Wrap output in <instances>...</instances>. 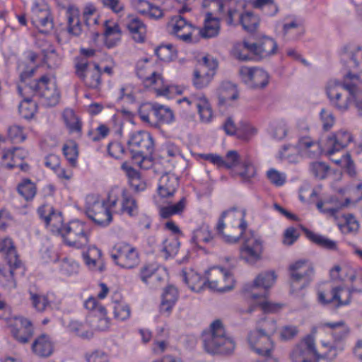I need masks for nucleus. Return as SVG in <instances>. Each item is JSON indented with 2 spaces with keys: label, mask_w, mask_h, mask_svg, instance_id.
Returning a JSON list of instances; mask_svg holds the SVG:
<instances>
[{
  "label": "nucleus",
  "mask_w": 362,
  "mask_h": 362,
  "mask_svg": "<svg viewBox=\"0 0 362 362\" xmlns=\"http://www.w3.org/2000/svg\"><path fill=\"white\" fill-rule=\"evenodd\" d=\"M326 93L331 104L341 112L346 111L351 102L362 113V80L358 75L348 72L342 81L330 79Z\"/></svg>",
  "instance_id": "f257e3e1"
},
{
  "label": "nucleus",
  "mask_w": 362,
  "mask_h": 362,
  "mask_svg": "<svg viewBox=\"0 0 362 362\" xmlns=\"http://www.w3.org/2000/svg\"><path fill=\"white\" fill-rule=\"evenodd\" d=\"M246 210L232 207L222 212L216 230L225 242L234 243L243 236L247 228Z\"/></svg>",
  "instance_id": "f03ea898"
},
{
  "label": "nucleus",
  "mask_w": 362,
  "mask_h": 362,
  "mask_svg": "<svg viewBox=\"0 0 362 362\" xmlns=\"http://www.w3.org/2000/svg\"><path fill=\"white\" fill-rule=\"evenodd\" d=\"M202 337L204 350L210 354H230L235 349L233 339L226 333L220 320L214 321Z\"/></svg>",
  "instance_id": "7ed1b4c3"
},
{
  "label": "nucleus",
  "mask_w": 362,
  "mask_h": 362,
  "mask_svg": "<svg viewBox=\"0 0 362 362\" xmlns=\"http://www.w3.org/2000/svg\"><path fill=\"white\" fill-rule=\"evenodd\" d=\"M272 286V272L259 274L252 284H245L243 293L245 298L257 300V306L264 313L272 312V303L267 300Z\"/></svg>",
  "instance_id": "20e7f679"
},
{
  "label": "nucleus",
  "mask_w": 362,
  "mask_h": 362,
  "mask_svg": "<svg viewBox=\"0 0 362 362\" xmlns=\"http://www.w3.org/2000/svg\"><path fill=\"white\" fill-rule=\"evenodd\" d=\"M127 145L131 158L134 164L144 168L143 163L154 150V141L151 134L146 131H136L130 134Z\"/></svg>",
  "instance_id": "39448f33"
},
{
  "label": "nucleus",
  "mask_w": 362,
  "mask_h": 362,
  "mask_svg": "<svg viewBox=\"0 0 362 362\" xmlns=\"http://www.w3.org/2000/svg\"><path fill=\"white\" fill-rule=\"evenodd\" d=\"M136 74L144 85L147 88H153L158 95L170 98L175 93H182L177 86L165 83L161 74L152 69L148 63L138 66Z\"/></svg>",
  "instance_id": "423d86ee"
},
{
  "label": "nucleus",
  "mask_w": 362,
  "mask_h": 362,
  "mask_svg": "<svg viewBox=\"0 0 362 362\" xmlns=\"http://www.w3.org/2000/svg\"><path fill=\"white\" fill-rule=\"evenodd\" d=\"M17 88L22 97H24L23 90H32L33 95L39 97L41 103L46 106H55L59 101L60 94L57 85L52 82L47 75H43L39 79L33 81L30 86H25L24 88L18 86Z\"/></svg>",
  "instance_id": "0eeeda50"
},
{
  "label": "nucleus",
  "mask_w": 362,
  "mask_h": 362,
  "mask_svg": "<svg viewBox=\"0 0 362 362\" xmlns=\"http://www.w3.org/2000/svg\"><path fill=\"white\" fill-rule=\"evenodd\" d=\"M107 204L110 208L116 209L119 205L118 213L129 217H136L139 213L138 201L124 187L114 186L107 194Z\"/></svg>",
  "instance_id": "6e6552de"
},
{
  "label": "nucleus",
  "mask_w": 362,
  "mask_h": 362,
  "mask_svg": "<svg viewBox=\"0 0 362 362\" xmlns=\"http://www.w3.org/2000/svg\"><path fill=\"white\" fill-rule=\"evenodd\" d=\"M290 293L296 296L308 287L315 278V269L305 260H299L289 267Z\"/></svg>",
  "instance_id": "1a4fd4ad"
},
{
  "label": "nucleus",
  "mask_w": 362,
  "mask_h": 362,
  "mask_svg": "<svg viewBox=\"0 0 362 362\" xmlns=\"http://www.w3.org/2000/svg\"><path fill=\"white\" fill-rule=\"evenodd\" d=\"M90 231L89 226L79 220H73L61 229V236L69 247L82 248L89 243Z\"/></svg>",
  "instance_id": "9d476101"
},
{
  "label": "nucleus",
  "mask_w": 362,
  "mask_h": 362,
  "mask_svg": "<svg viewBox=\"0 0 362 362\" xmlns=\"http://www.w3.org/2000/svg\"><path fill=\"white\" fill-rule=\"evenodd\" d=\"M76 76L90 88L98 90L102 85V71L98 64L89 62L81 57H76L74 61Z\"/></svg>",
  "instance_id": "9b49d317"
},
{
  "label": "nucleus",
  "mask_w": 362,
  "mask_h": 362,
  "mask_svg": "<svg viewBox=\"0 0 362 362\" xmlns=\"http://www.w3.org/2000/svg\"><path fill=\"white\" fill-rule=\"evenodd\" d=\"M107 199L100 201L94 195L86 197V214L95 224L106 226L112 221V216Z\"/></svg>",
  "instance_id": "f8f14e48"
},
{
  "label": "nucleus",
  "mask_w": 362,
  "mask_h": 362,
  "mask_svg": "<svg viewBox=\"0 0 362 362\" xmlns=\"http://www.w3.org/2000/svg\"><path fill=\"white\" fill-rule=\"evenodd\" d=\"M110 256L115 264L126 269L136 267L140 262L137 249L126 243L116 244L111 250Z\"/></svg>",
  "instance_id": "ddd939ff"
},
{
  "label": "nucleus",
  "mask_w": 362,
  "mask_h": 362,
  "mask_svg": "<svg viewBox=\"0 0 362 362\" xmlns=\"http://www.w3.org/2000/svg\"><path fill=\"white\" fill-rule=\"evenodd\" d=\"M0 252H4L6 254L9 265V275L3 276V278L5 279L4 286L8 289L15 288H16V281L14 278L15 271L21 267L22 262L19 259L14 243L11 238L0 237Z\"/></svg>",
  "instance_id": "4468645a"
},
{
  "label": "nucleus",
  "mask_w": 362,
  "mask_h": 362,
  "mask_svg": "<svg viewBox=\"0 0 362 362\" xmlns=\"http://www.w3.org/2000/svg\"><path fill=\"white\" fill-rule=\"evenodd\" d=\"M139 115L143 122L147 123H151L153 119L160 123L166 124L174 120L173 111L158 103H148L142 105L139 109Z\"/></svg>",
  "instance_id": "2eb2a0df"
},
{
  "label": "nucleus",
  "mask_w": 362,
  "mask_h": 362,
  "mask_svg": "<svg viewBox=\"0 0 362 362\" xmlns=\"http://www.w3.org/2000/svg\"><path fill=\"white\" fill-rule=\"evenodd\" d=\"M216 67L217 63L214 60L204 57L194 70L193 86L197 89L206 87L212 80Z\"/></svg>",
  "instance_id": "dca6fc26"
},
{
  "label": "nucleus",
  "mask_w": 362,
  "mask_h": 362,
  "mask_svg": "<svg viewBox=\"0 0 362 362\" xmlns=\"http://www.w3.org/2000/svg\"><path fill=\"white\" fill-rule=\"evenodd\" d=\"M290 358L292 362H318L313 337L307 335L296 344L290 354Z\"/></svg>",
  "instance_id": "f3484780"
},
{
  "label": "nucleus",
  "mask_w": 362,
  "mask_h": 362,
  "mask_svg": "<svg viewBox=\"0 0 362 362\" xmlns=\"http://www.w3.org/2000/svg\"><path fill=\"white\" fill-rule=\"evenodd\" d=\"M208 287L218 292H226L234 288L235 280L232 274L223 268H214L208 273Z\"/></svg>",
  "instance_id": "a211bd4d"
},
{
  "label": "nucleus",
  "mask_w": 362,
  "mask_h": 362,
  "mask_svg": "<svg viewBox=\"0 0 362 362\" xmlns=\"http://www.w3.org/2000/svg\"><path fill=\"white\" fill-rule=\"evenodd\" d=\"M31 21L41 33L48 34L54 28V20L45 4H35L32 8Z\"/></svg>",
  "instance_id": "6ab92c4d"
},
{
  "label": "nucleus",
  "mask_w": 362,
  "mask_h": 362,
  "mask_svg": "<svg viewBox=\"0 0 362 362\" xmlns=\"http://www.w3.org/2000/svg\"><path fill=\"white\" fill-rule=\"evenodd\" d=\"M241 238L243 239L240 249L242 258L250 264L256 262L261 257L262 242L252 232L247 234L245 231Z\"/></svg>",
  "instance_id": "aec40b11"
},
{
  "label": "nucleus",
  "mask_w": 362,
  "mask_h": 362,
  "mask_svg": "<svg viewBox=\"0 0 362 362\" xmlns=\"http://www.w3.org/2000/svg\"><path fill=\"white\" fill-rule=\"evenodd\" d=\"M239 73L243 81L250 88H263L269 83V74L260 68L242 66Z\"/></svg>",
  "instance_id": "412c9836"
},
{
  "label": "nucleus",
  "mask_w": 362,
  "mask_h": 362,
  "mask_svg": "<svg viewBox=\"0 0 362 362\" xmlns=\"http://www.w3.org/2000/svg\"><path fill=\"white\" fill-rule=\"evenodd\" d=\"M247 341L250 348L259 356L264 358L271 356L272 339L264 329H258L250 332Z\"/></svg>",
  "instance_id": "4be33fe9"
},
{
  "label": "nucleus",
  "mask_w": 362,
  "mask_h": 362,
  "mask_svg": "<svg viewBox=\"0 0 362 362\" xmlns=\"http://www.w3.org/2000/svg\"><path fill=\"white\" fill-rule=\"evenodd\" d=\"M8 327L12 337L21 344H27L34 334L31 321L23 317H15Z\"/></svg>",
  "instance_id": "5701e85b"
},
{
  "label": "nucleus",
  "mask_w": 362,
  "mask_h": 362,
  "mask_svg": "<svg viewBox=\"0 0 362 362\" xmlns=\"http://www.w3.org/2000/svg\"><path fill=\"white\" fill-rule=\"evenodd\" d=\"M168 27L171 34L187 43L192 42L193 33L197 30V27L180 15L173 17Z\"/></svg>",
  "instance_id": "b1692460"
},
{
  "label": "nucleus",
  "mask_w": 362,
  "mask_h": 362,
  "mask_svg": "<svg viewBox=\"0 0 362 362\" xmlns=\"http://www.w3.org/2000/svg\"><path fill=\"white\" fill-rule=\"evenodd\" d=\"M235 17L238 18V21L245 30L251 33L256 30L259 24V18L252 12L247 11L245 13H240L236 6L230 7L226 14L227 23L230 25H233Z\"/></svg>",
  "instance_id": "393cba45"
},
{
  "label": "nucleus",
  "mask_w": 362,
  "mask_h": 362,
  "mask_svg": "<svg viewBox=\"0 0 362 362\" xmlns=\"http://www.w3.org/2000/svg\"><path fill=\"white\" fill-rule=\"evenodd\" d=\"M185 101L190 106H194L199 114L201 120L204 122H209L213 116L211 107L203 94L192 95L189 98H184L180 102Z\"/></svg>",
  "instance_id": "a878e982"
},
{
  "label": "nucleus",
  "mask_w": 362,
  "mask_h": 362,
  "mask_svg": "<svg viewBox=\"0 0 362 362\" xmlns=\"http://www.w3.org/2000/svg\"><path fill=\"white\" fill-rule=\"evenodd\" d=\"M265 52L262 45L243 42L234 47L233 54L235 57L241 61H248L253 59L252 55L262 57Z\"/></svg>",
  "instance_id": "bb28decb"
},
{
  "label": "nucleus",
  "mask_w": 362,
  "mask_h": 362,
  "mask_svg": "<svg viewBox=\"0 0 362 362\" xmlns=\"http://www.w3.org/2000/svg\"><path fill=\"white\" fill-rule=\"evenodd\" d=\"M352 141L353 136L348 131L339 130L333 133L327 140V153L329 156L333 155L335 152L346 148Z\"/></svg>",
  "instance_id": "cd10ccee"
},
{
  "label": "nucleus",
  "mask_w": 362,
  "mask_h": 362,
  "mask_svg": "<svg viewBox=\"0 0 362 362\" xmlns=\"http://www.w3.org/2000/svg\"><path fill=\"white\" fill-rule=\"evenodd\" d=\"M31 350L37 357L46 358L54 353V343L49 335L42 334L33 341Z\"/></svg>",
  "instance_id": "c85d7f7f"
},
{
  "label": "nucleus",
  "mask_w": 362,
  "mask_h": 362,
  "mask_svg": "<svg viewBox=\"0 0 362 362\" xmlns=\"http://www.w3.org/2000/svg\"><path fill=\"white\" fill-rule=\"evenodd\" d=\"M130 4L139 13L150 19L158 20L163 17V11L147 0H130Z\"/></svg>",
  "instance_id": "c756f323"
},
{
  "label": "nucleus",
  "mask_w": 362,
  "mask_h": 362,
  "mask_svg": "<svg viewBox=\"0 0 362 362\" xmlns=\"http://www.w3.org/2000/svg\"><path fill=\"white\" fill-rule=\"evenodd\" d=\"M180 277L192 291L199 292L205 286H208L207 277L202 276L192 269H183L181 271Z\"/></svg>",
  "instance_id": "7c9ffc66"
},
{
  "label": "nucleus",
  "mask_w": 362,
  "mask_h": 362,
  "mask_svg": "<svg viewBox=\"0 0 362 362\" xmlns=\"http://www.w3.org/2000/svg\"><path fill=\"white\" fill-rule=\"evenodd\" d=\"M341 60L344 62L348 72L351 70L362 71V49L361 47H346L342 54Z\"/></svg>",
  "instance_id": "2f4dec72"
},
{
  "label": "nucleus",
  "mask_w": 362,
  "mask_h": 362,
  "mask_svg": "<svg viewBox=\"0 0 362 362\" xmlns=\"http://www.w3.org/2000/svg\"><path fill=\"white\" fill-rule=\"evenodd\" d=\"M104 28L105 45L109 49L117 46L121 41L122 34L119 24L111 21H105Z\"/></svg>",
  "instance_id": "473e14b6"
},
{
  "label": "nucleus",
  "mask_w": 362,
  "mask_h": 362,
  "mask_svg": "<svg viewBox=\"0 0 362 362\" xmlns=\"http://www.w3.org/2000/svg\"><path fill=\"white\" fill-rule=\"evenodd\" d=\"M28 156V151L23 148L16 147L12 149L4 150L1 155L3 164L8 169L16 168Z\"/></svg>",
  "instance_id": "72a5a7b5"
},
{
  "label": "nucleus",
  "mask_w": 362,
  "mask_h": 362,
  "mask_svg": "<svg viewBox=\"0 0 362 362\" xmlns=\"http://www.w3.org/2000/svg\"><path fill=\"white\" fill-rule=\"evenodd\" d=\"M179 186V180L173 174H163L158 182V192L160 197L167 198L173 196Z\"/></svg>",
  "instance_id": "f704fd0d"
},
{
  "label": "nucleus",
  "mask_w": 362,
  "mask_h": 362,
  "mask_svg": "<svg viewBox=\"0 0 362 362\" xmlns=\"http://www.w3.org/2000/svg\"><path fill=\"white\" fill-rule=\"evenodd\" d=\"M126 27L136 42L142 43L145 41L147 31L146 25L140 18L135 16H128Z\"/></svg>",
  "instance_id": "c9c22d12"
},
{
  "label": "nucleus",
  "mask_w": 362,
  "mask_h": 362,
  "mask_svg": "<svg viewBox=\"0 0 362 362\" xmlns=\"http://www.w3.org/2000/svg\"><path fill=\"white\" fill-rule=\"evenodd\" d=\"M198 35L205 39L216 37L220 31V22L218 18L211 16L210 13H206L204 25L202 28L197 27Z\"/></svg>",
  "instance_id": "e433bc0d"
},
{
  "label": "nucleus",
  "mask_w": 362,
  "mask_h": 362,
  "mask_svg": "<svg viewBox=\"0 0 362 362\" xmlns=\"http://www.w3.org/2000/svg\"><path fill=\"white\" fill-rule=\"evenodd\" d=\"M66 16L67 33L71 36H79L83 30L79 10L75 7L69 6L66 11Z\"/></svg>",
  "instance_id": "4c0bfd02"
},
{
  "label": "nucleus",
  "mask_w": 362,
  "mask_h": 362,
  "mask_svg": "<svg viewBox=\"0 0 362 362\" xmlns=\"http://www.w3.org/2000/svg\"><path fill=\"white\" fill-rule=\"evenodd\" d=\"M192 242L199 247L202 245H211L215 243V235L213 234L207 224H202L193 231Z\"/></svg>",
  "instance_id": "58836bf2"
},
{
  "label": "nucleus",
  "mask_w": 362,
  "mask_h": 362,
  "mask_svg": "<svg viewBox=\"0 0 362 362\" xmlns=\"http://www.w3.org/2000/svg\"><path fill=\"white\" fill-rule=\"evenodd\" d=\"M178 298V291L174 286H168L165 288L160 305V312L162 314L169 315L173 306Z\"/></svg>",
  "instance_id": "ea45409f"
},
{
  "label": "nucleus",
  "mask_w": 362,
  "mask_h": 362,
  "mask_svg": "<svg viewBox=\"0 0 362 362\" xmlns=\"http://www.w3.org/2000/svg\"><path fill=\"white\" fill-rule=\"evenodd\" d=\"M113 303L114 317L120 321H124L130 317L131 309L129 305L122 300L119 293H115L112 297Z\"/></svg>",
  "instance_id": "a19ab883"
},
{
  "label": "nucleus",
  "mask_w": 362,
  "mask_h": 362,
  "mask_svg": "<svg viewBox=\"0 0 362 362\" xmlns=\"http://www.w3.org/2000/svg\"><path fill=\"white\" fill-rule=\"evenodd\" d=\"M323 327L331 329V334L334 339V343L339 344L347 338L349 334V328L345 325L343 320L336 322H326Z\"/></svg>",
  "instance_id": "79ce46f5"
},
{
  "label": "nucleus",
  "mask_w": 362,
  "mask_h": 362,
  "mask_svg": "<svg viewBox=\"0 0 362 362\" xmlns=\"http://www.w3.org/2000/svg\"><path fill=\"white\" fill-rule=\"evenodd\" d=\"M296 147L299 151H306L308 156L313 158L322 153L320 144L313 141L309 136L300 137Z\"/></svg>",
  "instance_id": "37998d69"
},
{
  "label": "nucleus",
  "mask_w": 362,
  "mask_h": 362,
  "mask_svg": "<svg viewBox=\"0 0 362 362\" xmlns=\"http://www.w3.org/2000/svg\"><path fill=\"white\" fill-rule=\"evenodd\" d=\"M306 237L317 246L328 250L337 251L338 250L337 243L324 235L315 233L308 229H304Z\"/></svg>",
  "instance_id": "c03bdc74"
},
{
  "label": "nucleus",
  "mask_w": 362,
  "mask_h": 362,
  "mask_svg": "<svg viewBox=\"0 0 362 362\" xmlns=\"http://www.w3.org/2000/svg\"><path fill=\"white\" fill-rule=\"evenodd\" d=\"M17 192L27 202L32 201L36 195L37 187L29 178L23 179L17 185Z\"/></svg>",
  "instance_id": "a18cd8bd"
},
{
  "label": "nucleus",
  "mask_w": 362,
  "mask_h": 362,
  "mask_svg": "<svg viewBox=\"0 0 362 362\" xmlns=\"http://www.w3.org/2000/svg\"><path fill=\"white\" fill-rule=\"evenodd\" d=\"M68 327L71 332L83 339H90L93 337L92 329L87 322L71 321Z\"/></svg>",
  "instance_id": "49530a36"
},
{
  "label": "nucleus",
  "mask_w": 362,
  "mask_h": 362,
  "mask_svg": "<svg viewBox=\"0 0 362 362\" xmlns=\"http://www.w3.org/2000/svg\"><path fill=\"white\" fill-rule=\"evenodd\" d=\"M187 200L186 197H182L180 201L174 204L160 208L159 214L163 218H168L176 214H181L186 208Z\"/></svg>",
  "instance_id": "de8ad7c7"
},
{
  "label": "nucleus",
  "mask_w": 362,
  "mask_h": 362,
  "mask_svg": "<svg viewBox=\"0 0 362 362\" xmlns=\"http://www.w3.org/2000/svg\"><path fill=\"white\" fill-rule=\"evenodd\" d=\"M63 118L70 133L76 132L81 134L82 122L72 110H65L63 113Z\"/></svg>",
  "instance_id": "09e8293b"
},
{
  "label": "nucleus",
  "mask_w": 362,
  "mask_h": 362,
  "mask_svg": "<svg viewBox=\"0 0 362 362\" xmlns=\"http://www.w3.org/2000/svg\"><path fill=\"white\" fill-rule=\"evenodd\" d=\"M238 97L237 86L229 81L222 83L219 88V100L225 103L228 100H234Z\"/></svg>",
  "instance_id": "8fccbe9b"
},
{
  "label": "nucleus",
  "mask_w": 362,
  "mask_h": 362,
  "mask_svg": "<svg viewBox=\"0 0 362 362\" xmlns=\"http://www.w3.org/2000/svg\"><path fill=\"white\" fill-rule=\"evenodd\" d=\"M332 300L337 302V307L346 305L351 302V291L341 286L332 288L331 291Z\"/></svg>",
  "instance_id": "3c124183"
},
{
  "label": "nucleus",
  "mask_w": 362,
  "mask_h": 362,
  "mask_svg": "<svg viewBox=\"0 0 362 362\" xmlns=\"http://www.w3.org/2000/svg\"><path fill=\"white\" fill-rule=\"evenodd\" d=\"M37 105L35 101L29 98L24 97L23 100L18 106V111L22 117L30 119L37 112Z\"/></svg>",
  "instance_id": "603ef678"
},
{
  "label": "nucleus",
  "mask_w": 362,
  "mask_h": 362,
  "mask_svg": "<svg viewBox=\"0 0 362 362\" xmlns=\"http://www.w3.org/2000/svg\"><path fill=\"white\" fill-rule=\"evenodd\" d=\"M29 293L32 305L36 311L42 313L45 311L47 308L50 307V301L47 296L36 293L31 291H29Z\"/></svg>",
  "instance_id": "864d4df0"
},
{
  "label": "nucleus",
  "mask_w": 362,
  "mask_h": 362,
  "mask_svg": "<svg viewBox=\"0 0 362 362\" xmlns=\"http://www.w3.org/2000/svg\"><path fill=\"white\" fill-rule=\"evenodd\" d=\"M63 153L69 163L76 167L78 156V145L74 141H69L63 146Z\"/></svg>",
  "instance_id": "5fc2aeb1"
},
{
  "label": "nucleus",
  "mask_w": 362,
  "mask_h": 362,
  "mask_svg": "<svg viewBox=\"0 0 362 362\" xmlns=\"http://www.w3.org/2000/svg\"><path fill=\"white\" fill-rule=\"evenodd\" d=\"M257 133V129L251 123L242 121L238 126L237 137L245 141H250Z\"/></svg>",
  "instance_id": "6e6d98bb"
},
{
  "label": "nucleus",
  "mask_w": 362,
  "mask_h": 362,
  "mask_svg": "<svg viewBox=\"0 0 362 362\" xmlns=\"http://www.w3.org/2000/svg\"><path fill=\"white\" fill-rule=\"evenodd\" d=\"M107 152L110 157L116 160H122L127 154L124 146L118 141H110L107 146Z\"/></svg>",
  "instance_id": "4d7b16f0"
},
{
  "label": "nucleus",
  "mask_w": 362,
  "mask_h": 362,
  "mask_svg": "<svg viewBox=\"0 0 362 362\" xmlns=\"http://www.w3.org/2000/svg\"><path fill=\"white\" fill-rule=\"evenodd\" d=\"M180 247V242L175 237L171 236L163 241L161 251L164 254L165 257L168 259L170 257L175 256Z\"/></svg>",
  "instance_id": "13d9d810"
},
{
  "label": "nucleus",
  "mask_w": 362,
  "mask_h": 362,
  "mask_svg": "<svg viewBox=\"0 0 362 362\" xmlns=\"http://www.w3.org/2000/svg\"><path fill=\"white\" fill-rule=\"evenodd\" d=\"M155 54L160 60L166 62L172 61L177 56L176 51L171 44L158 46L155 49Z\"/></svg>",
  "instance_id": "bf43d9fd"
},
{
  "label": "nucleus",
  "mask_w": 362,
  "mask_h": 362,
  "mask_svg": "<svg viewBox=\"0 0 362 362\" xmlns=\"http://www.w3.org/2000/svg\"><path fill=\"white\" fill-rule=\"evenodd\" d=\"M44 62L49 69L57 68L62 62L61 57L57 53L53 46H49L47 49L43 50Z\"/></svg>",
  "instance_id": "052dcab7"
},
{
  "label": "nucleus",
  "mask_w": 362,
  "mask_h": 362,
  "mask_svg": "<svg viewBox=\"0 0 362 362\" xmlns=\"http://www.w3.org/2000/svg\"><path fill=\"white\" fill-rule=\"evenodd\" d=\"M322 345L324 346L327 347L328 350L327 352H325L323 354H320L317 352V359L318 362H319V360L321 358L325 359L328 361H332L334 360L337 358L338 353L340 351H342L344 349V344H337L334 343L333 344L329 345L328 344L323 343Z\"/></svg>",
  "instance_id": "680f3d73"
},
{
  "label": "nucleus",
  "mask_w": 362,
  "mask_h": 362,
  "mask_svg": "<svg viewBox=\"0 0 362 362\" xmlns=\"http://www.w3.org/2000/svg\"><path fill=\"white\" fill-rule=\"evenodd\" d=\"M100 313L95 316L93 322L95 323L94 329L98 331H105L110 327V319L107 317V310L105 307L100 308Z\"/></svg>",
  "instance_id": "e2e57ef3"
},
{
  "label": "nucleus",
  "mask_w": 362,
  "mask_h": 362,
  "mask_svg": "<svg viewBox=\"0 0 362 362\" xmlns=\"http://www.w3.org/2000/svg\"><path fill=\"white\" fill-rule=\"evenodd\" d=\"M45 224L49 227L52 231L58 232L59 234L61 233V229L65 226L63 224L62 213L58 210H56L49 218H47Z\"/></svg>",
  "instance_id": "0e129e2a"
},
{
  "label": "nucleus",
  "mask_w": 362,
  "mask_h": 362,
  "mask_svg": "<svg viewBox=\"0 0 362 362\" xmlns=\"http://www.w3.org/2000/svg\"><path fill=\"white\" fill-rule=\"evenodd\" d=\"M7 134L9 139L13 143H21L26 139L23 127L17 124H13L8 127Z\"/></svg>",
  "instance_id": "69168bd1"
},
{
  "label": "nucleus",
  "mask_w": 362,
  "mask_h": 362,
  "mask_svg": "<svg viewBox=\"0 0 362 362\" xmlns=\"http://www.w3.org/2000/svg\"><path fill=\"white\" fill-rule=\"evenodd\" d=\"M202 6L207 10L206 13H211L213 16L214 14L223 13L225 5L220 0H203Z\"/></svg>",
  "instance_id": "338daca9"
},
{
  "label": "nucleus",
  "mask_w": 362,
  "mask_h": 362,
  "mask_svg": "<svg viewBox=\"0 0 362 362\" xmlns=\"http://www.w3.org/2000/svg\"><path fill=\"white\" fill-rule=\"evenodd\" d=\"M158 270V266L156 263H147L143 265L139 271V276L140 279L146 284L148 280Z\"/></svg>",
  "instance_id": "774afa93"
}]
</instances>
